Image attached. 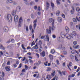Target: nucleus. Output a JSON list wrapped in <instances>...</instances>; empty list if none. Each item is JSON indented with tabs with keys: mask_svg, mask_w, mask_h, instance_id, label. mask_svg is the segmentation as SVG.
Here are the masks:
<instances>
[{
	"mask_svg": "<svg viewBox=\"0 0 80 80\" xmlns=\"http://www.w3.org/2000/svg\"><path fill=\"white\" fill-rule=\"evenodd\" d=\"M40 55L41 56H42V57H44L45 55V52L43 51L41 53Z\"/></svg>",
	"mask_w": 80,
	"mask_h": 80,
	"instance_id": "14",
	"label": "nucleus"
},
{
	"mask_svg": "<svg viewBox=\"0 0 80 80\" xmlns=\"http://www.w3.org/2000/svg\"><path fill=\"white\" fill-rule=\"evenodd\" d=\"M10 61H8L7 63V65H10Z\"/></svg>",
	"mask_w": 80,
	"mask_h": 80,
	"instance_id": "64",
	"label": "nucleus"
},
{
	"mask_svg": "<svg viewBox=\"0 0 80 80\" xmlns=\"http://www.w3.org/2000/svg\"><path fill=\"white\" fill-rule=\"evenodd\" d=\"M48 21L50 22V23H52V26H53V24H54V20H53V19H52V18H50L49 19Z\"/></svg>",
	"mask_w": 80,
	"mask_h": 80,
	"instance_id": "6",
	"label": "nucleus"
},
{
	"mask_svg": "<svg viewBox=\"0 0 80 80\" xmlns=\"http://www.w3.org/2000/svg\"><path fill=\"white\" fill-rule=\"evenodd\" d=\"M58 78L57 77H55L54 78H53V79L51 80H58Z\"/></svg>",
	"mask_w": 80,
	"mask_h": 80,
	"instance_id": "31",
	"label": "nucleus"
},
{
	"mask_svg": "<svg viewBox=\"0 0 80 80\" xmlns=\"http://www.w3.org/2000/svg\"><path fill=\"white\" fill-rule=\"evenodd\" d=\"M11 42L12 43H14V42H15V40H14V39H12L11 40Z\"/></svg>",
	"mask_w": 80,
	"mask_h": 80,
	"instance_id": "58",
	"label": "nucleus"
},
{
	"mask_svg": "<svg viewBox=\"0 0 80 80\" xmlns=\"http://www.w3.org/2000/svg\"><path fill=\"white\" fill-rule=\"evenodd\" d=\"M24 1L25 3L27 5H29V3L28 2V0H23Z\"/></svg>",
	"mask_w": 80,
	"mask_h": 80,
	"instance_id": "19",
	"label": "nucleus"
},
{
	"mask_svg": "<svg viewBox=\"0 0 80 80\" xmlns=\"http://www.w3.org/2000/svg\"><path fill=\"white\" fill-rule=\"evenodd\" d=\"M55 75V71H52V72L51 73L52 77H53Z\"/></svg>",
	"mask_w": 80,
	"mask_h": 80,
	"instance_id": "17",
	"label": "nucleus"
},
{
	"mask_svg": "<svg viewBox=\"0 0 80 80\" xmlns=\"http://www.w3.org/2000/svg\"><path fill=\"white\" fill-rule=\"evenodd\" d=\"M35 65H37V66H39L40 64L38 63H35Z\"/></svg>",
	"mask_w": 80,
	"mask_h": 80,
	"instance_id": "51",
	"label": "nucleus"
},
{
	"mask_svg": "<svg viewBox=\"0 0 80 80\" xmlns=\"http://www.w3.org/2000/svg\"><path fill=\"white\" fill-rule=\"evenodd\" d=\"M56 62L57 65H59L60 64V63H59V61L58 60H57Z\"/></svg>",
	"mask_w": 80,
	"mask_h": 80,
	"instance_id": "54",
	"label": "nucleus"
},
{
	"mask_svg": "<svg viewBox=\"0 0 80 80\" xmlns=\"http://www.w3.org/2000/svg\"><path fill=\"white\" fill-rule=\"evenodd\" d=\"M49 6V4L48 3V2H47V7H46V8H47V9H48Z\"/></svg>",
	"mask_w": 80,
	"mask_h": 80,
	"instance_id": "28",
	"label": "nucleus"
},
{
	"mask_svg": "<svg viewBox=\"0 0 80 80\" xmlns=\"http://www.w3.org/2000/svg\"><path fill=\"white\" fill-rule=\"evenodd\" d=\"M3 77H4L2 76H0V80H3Z\"/></svg>",
	"mask_w": 80,
	"mask_h": 80,
	"instance_id": "36",
	"label": "nucleus"
},
{
	"mask_svg": "<svg viewBox=\"0 0 80 80\" xmlns=\"http://www.w3.org/2000/svg\"><path fill=\"white\" fill-rule=\"evenodd\" d=\"M17 64H14L13 65V67H14V68H16V67H17Z\"/></svg>",
	"mask_w": 80,
	"mask_h": 80,
	"instance_id": "45",
	"label": "nucleus"
},
{
	"mask_svg": "<svg viewBox=\"0 0 80 80\" xmlns=\"http://www.w3.org/2000/svg\"><path fill=\"white\" fill-rule=\"evenodd\" d=\"M25 69H26V70H28V66H27V65H25Z\"/></svg>",
	"mask_w": 80,
	"mask_h": 80,
	"instance_id": "40",
	"label": "nucleus"
},
{
	"mask_svg": "<svg viewBox=\"0 0 80 80\" xmlns=\"http://www.w3.org/2000/svg\"><path fill=\"white\" fill-rule=\"evenodd\" d=\"M60 0H57V2L58 5H59L60 4Z\"/></svg>",
	"mask_w": 80,
	"mask_h": 80,
	"instance_id": "39",
	"label": "nucleus"
},
{
	"mask_svg": "<svg viewBox=\"0 0 80 80\" xmlns=\"http://www.w3.org/2000/svg\"><path fill=\"white\" fill-rule=\"evenodd\" d=\"M51 4L52 8H54V4H53L52 2H51Z\"/></svg>",
	"mask_w": 80,
	"mask_h": 80,
	"instance_id": "27",
	"label": "nucleus"
},
{
	"mask_svg": "<svg viewBox=\"0 0 80 80\" xmlns=\"http://www.w3.org/2000/svg\"><path fill=\"white\" fill-rule=\"evenodd\" d=\"M31 18H34V16L33 15V14H32L31 15Z\"/></svg>",
	"mask_w": 80,
	"mask_h": 80,
	"instance_id": "49",
	"label": "nucleus"
},
{
	"mask_svg": "<svg viewBox=\"0 0 80 80\" xmlns=\"http://www.w3.org/2000/svg\"><path fill=\"white\" fill-rule=\"evenodd\" d=\"M65 29L66 30V32H67V33H68V32H69V28H68L67 27H65Z\"/></svg>",
	"mask_w": 80,
	"mask_h": 80,
	"instance_id": "12",
	"label": "nucleus"
},
{
	"mask_svg": "<svg viewBox=\"0 0 80 80\" xmlns=\"http://www.w3.org/2000/svg\"><path fill=\"white\" fill-rule=\"evenodd\" d=\"M52 37L53 38H56V36L54 35H52Z\"/></svg>",
	"mask_w": 80,
	"mask_h": 80,
	"instance_id": "60",
	"label": "nucleus"
},
{
	"mask_svg": "<svg viewBox=\"0 0 80 80\" xmlns=\"http://www.w3.org/2000/svg\"><path fill=\"white\" fill-rule=\"evenodd\" d=\"M55 30V27L54 26H52V27L51 28V27H50L49 29H47L46 30V31L47 32V33H48V34L51 33V30Z\"/></svg>",
	"mask_w": 80,
	"mask_h": 80,
	"instance_id": "2",
	"label": "nucleus"
},
{
	"mask_svg": "<svg viewBox=\"0 0 80 80\" xmlns=\"http://www.w3.org/2000/svg\"><path fill=\"white\" fill-rule=\"evenodd\" d=\"M0 48L1 49H2V50H5V48L3 47V46H2V45H1Z\"/></svg>",
	"mask_w": 80,
	"mask_h": 80,
	"instance_id": "29",
	"label": "nucleus"
},
{
	"mask_svg": "<svg viewBox=\"0 0 80 80\" xmlns=\"http://www.w3.org/2000/svg\"><path fill=\"white\" fill-rule=\"evenodd\" d=\"M52 70V68L50 67H48L47 68V72H50Z\"/></svg>",
	"mask_w": 80,
	"mask_h": 80,
	"instance_id": "16",
	"label": "nucleus"
},
{
	"mask_svg": "<svg viewBox=\"0 0 80 80\" xmlns=\"http://www.w3.org/2000/svg\"><path fill=\"white\" fill-rule=\"evenodd\" d=\"M4 30L5 32H7L8 31V28L5 27L4 28Z\"/></svg>",
	"mask_w": 80,
	"mask_h": 80,
	"instance_id": "9",
	"label": "nucleus"
},
{
	"mask_svg": "<svg viewBox=\"0 0 80 80\" xmlns=\"http://www.w3.org/2000/svg\"><path fill=\"white\" fill-rule=\"evenodd\" d=\"M16 10H13L12 12V16H15V15H16Z\"/></svg>",
	"mask_w": 80,
	"mask_h": 80,
	"instance_id": "8",
	"label": "nucleus"
},
{
	"mask_svg": "<svg viewBox=\"0 0 80 80\" xmlns=\"http://www.w3.org/2000/svg\"><path fill=\"white\" fill-rule=\"evenodd\" d=\"M22 72H23V73H25V69H23L22 70Z\"/></svg>",
	"mask_w": 80,
	"mask_h": 80,
	"instance_id": "56",
	"label": "nucleus"
},
{
	"mask_svg": "<svg viewBox=\"0 0 80 80\" xmlns=\"http://www.w3.org/2000/svg\"><path fill=\"white\" fill-rule=\"evenodd\" d=\"M34 29H35V28L37 26V24H33Z\"/></svg>",
	"mask_w": 80,
	"mask_h": 80,
	"instance_id": "46",
	"label": "nucleus"
},
{
	"mask_svg": "<svg viewBox=\"0 0 80 80\" xmlns=\"http://www.w3.org/2000/svg\"><path fill=\"white\" fill-rule=\"evenodd\" d=\"M34 4H35V2H34L33 1H32L30 3V5H34Z\"/></svg>",
	"mask_w": 80,
	"mask_h": 80,
	"instance_id": "33",
	"label": "nucleus"
},
{
	"mask_svg": "<svg viewBox=\"0 0 80 80\" xmlns=\"http://www.w3.org/2000/svg\"><path fill=\"white\" fill-rule=\"evenodd\" d=\"M30 62V63H33V60H32V59H29L28 60Z\"/></svg>",
	"mask_w": 80,
	"mask_h": 80,
	"instance_id": "52",
	"label": "nucleus"
},
{
	"mask_svg": "<svg viewBox=\"0 0 80 80\" xmlns=\"http://www.w3.org/2000/svg\"><path fill=\"white\" fill-rule=\"evenodd\" d=\"M58 22H61L62 21V18L60 17H59L58 19Z\"/></svg>",
	"mask_w": 80,
	"mask_h": 80,
	"instance_id": "18",
	"label": "nucleus"
},
{
	"mask_svg": "<svg viewBox=\"0 0 80 80\" xmlns=\"http://www.w3.org/2000/svg\"><path fill=\"white\" fill-rule=\"evenodd\" d=\"M8 21V22H11L12 21V18L11 15L10 14H8L7 16Z\"/></svg>",
	"mask_w": 80,
	"mask_h": 80,
	"instance_id": "3",
	"label": "nucleus"
},
{
	"mask_svg": "<svg viewBox=\"0 0 80 80\" xmlns=\"http://www.w3.org/2000/svg\"><path fill=\"white\" fill-rule=\"evenodd\" d=\"M38 10L39 12L40 11V7L39 6L38 8Z\"/></svg>",
	"mask_w": 80,
	"mask_h": 80,
	"instance_id": "57",
	"label": "nucleus"
},
{
	"mask_svg": "<svg viewBox=\"0 0 80 80\" xmlns=\"http://www.w3.org/2000/svg\"><path fill=\"white\" fill-rule=\"evenodd\" d=\"M8 2H9V3H13V0H7Z\"/></svg>",
	"mask_w": 80,
	"mask_h": 80,
	"instance_id": "32",
	"label": "nucleus"
},
{
	"mask_svg": "<svg viewBox=\"0 0 80 80\" xmlns=\"http://www.w3.org/2000/svg\"><path fill=\"white\" fill-rule=\"evenodd\" d=\"M49 56L50 59H53V56H52V55L50 54Z\"/></svg>",
	"mask_w": 80,
	"mask_h": 80,
	"instance_id": "42",
	"label": "nucleus"
},
{
	"mask_svg": "<svg viewBox=\"0 0 80 80\" xmlns=\"http://www.w3.org/2000/svg\"><path fill=\"white\" fill-rule=\"evenodd\" d=\"M37 21V19L34 20L33 22V24H36Z\"/></svg>",
	"mask_w": 80,
	"mask_h": 80,
	"instance_id": "41",
	"label": "nucleus"
},
{
	"mask_svg": "<svg viewBox=\"0 0 80 80\" xmlns=\"http://www.w3.org/2000/svg\"><path fill=\"white\" fill-rule=\"evenodd\" d=\"M22 26V22H18V27H21Z\"/></svg>",
	"mask_w": 80,
	"mask_h": 80,
	"instance_id": "34",
	"label": "nucleus"
},
{
	"mask_svg": "<svg viewBox=\"0 0 80 80\" xmlns=\"http://www.w3.org/2000/svg\"><path fill=\"white\" fill-rule=\"evenodd\" d=\"M22 49H23V50H26V48H25V47H24V46H23V44H22Z\"/></svg>",
	"mask_w": 80,
	"mask_h": 80,
	"instance_id": "43",
	"label": "nucleus"
},
{
	"mask_svg": "<svg viewBox=\"0 0 80 80\" xmlns=\"http://www.w3.org/2000/svg\"><path fill=\"white\" fill-rule=\"evenodd\" d=\"M69 35L72 37V35H74V37H77V32L75 31H72V32L70 33Z\"/></svg>",
	"mask_w": 80,
	"mask_h": 80,
	"instance_id": "4",
	"label": "nucleus"
},
{
	"mask_svg": "<svg viewBox=\"0 0 80 80\" xmlns=\"http://www.w3.org/2000/svg\"><path fill=\"white\" fill-rule=\"evenodd\" d=\"M71 53L74 54L75 53V50H73L71 51Z\"/></svg>",
	"mask_w": 80,
	"mask_h": 80,
	"instance_id": "35",
	"label": "nucleus"
},
{
	"mask_svg": "<svg viewBox=\"0 0 80 80\" xmlns=\"http://www.w3.org/2000/svg\"><path fill=\"white\" fill-rule=\"evenodd\" d=\"M69 57L70 59H71V60H73L74 59V56H73V55H70L69 56Z\"/></svg>",
	"mask_w": 80,
	"mask_h": 80,
	"instance_id": "11",
	"label": "nucleus"
},
{
	"mask_svg": "<svg viewBox=\"0 0 80 80\" xmlns=\"http://www.w3.org/2000/svg\"><path fill=\"white\" fill-rule=\"evenodd\" d=\"M62 17H63V18H65V15L64 14H62Z\"/></svg>",
	"mask_w": 80,
	"mask_h": 80,
	"instance_id": "63",
	"label": "nucleus"
},
{
	"mask_svg": "<svg viewBox=\"0 0 80 80\" xmlns=\"http://www.w3.org/2000/svg\"><path fill=\"white\" fill-rule=\"evenodd\" d=\"M62 73L64 75H65L67 73V72L66 71H62Z\"/></svg>",
	"mask_w": 80,
	"mask_h": 80,
	"instance_id": "26",
	"label": "nucleus"
},
{
	"mask_svg": "<svg viewBox=\"0 0 80 80\" xmlns=\"http://www.w3.org/2000/svg\"><path fill=\"white\" fill-rule=\"evenodd\" d=\"M14 20L15 22L16 23L18 22V16L17 15H16L14 16Z\"/></svg>",
	"mask_w": 80,
	"mask_h": 80,
	"instance_id": "5",
	"label": "nucleus"
},
{
	"mask_svg": "<svg viewBox=\"0 0 80 80\" xmlns=\"http://www.w3.org/2000/svg\"><path fill=\"white\" fill-rule=\"evenodd\" d=\"M32 24H30L29 26V29L30 30H32Z\"/></svg>",
	"mask_w": 80,
	"mask_h": 80,
	"instance_id": "50",
	"label": "nucleus"
},
{
	"mask_svg": "<svg viewBox=\"0 0 80 80\" xmlns=\"http://www.w3.org/2000/svg\"><path fill=\"white\" fill-rule=\"evenodd\" d=\"M35 43L34 42H32L31 44V47H32L33 45H35Z\"/></svg>",
	"mask_w": 80,
	"mask_h": 80,
	"instance_id": "59",
	"label": "nucleus"
},
{
	"mask_svg": "<svg viewBox=\"0 0 80 80\" xmlns=\"http://www.w3.org/2000/svg\"><path fill=\"white\" fill-rule=\"evenodd\" d=\"M73 48H74V49L80 48V46H79V45H77L75 46H73Z\"/></svg>",
	"mask_w": 80,
	"mask_h": 80,
	"instance_id": "13",
	"label": "nucleus"
},
{
	"mask_svg": "<svg viewBox=\"0 0 80 80\" xmlns=\"http://www.w3.org/2000/svg\"><path fill=\"white\" fill-rule=\"evenodd\" d=\"M34 49H38V46H37V44H36L35 46L33 47Z\"/></svg>",
	"mask_w": 80,
	"mask_h": 80,
	"instance_id": "23",
	"label": "nucleus"
},
{
	"mask_svg": "<svg viewBox=\"0 0 80 80\" xmlns=\"http://www.w3.org/2000/svg\"><path fill=\"white\" fill-rule=\"evenodd\" d=\"M77 12H79L80 11V8H76Z\"/></svg>",
	"mask_w": 80,
	"mask_h": 80,
	"instance_id": "44",
	"label": "nucleus"
},
{
	"mask_svg": "<svg viewBox=\"0 0 80 80\" xmlns=\"http://www.w3.org/2000/svg\"><path fill=\"white\" fill-rule=\"evenodd\" d=\"M70 25H71L72 26H73V22H71L70 23Z\"/></svg>",
	"mask_w": 80,
	"mask_h": 80,
	"instance_id": "61",
	"label": "nucleus"
},
{
	"mask_svg": "<svg viewBox=\"0 0 80 80\" xmlns=\"http://www.w3.org/2000/svg\"><path fill=\"white\" fill-rule=\"evenodd\" d=\"M23 22V18H22V17H20L19 22L22 23Z\"/></svg>",
	"mask_w": 80,
	"mask_h": 80,
	"instance_id": "15",
	"label": "nucleus"
},
{
	"mask_svg": "<svg viewBox=\"0 0 80 80\" xmlns=\"http://www.w3.org/2000/svg\"><path fill=\"white\" fill-rule=\"evenodd\" d=\"M16 63L17 65L19 64V60H18L17 59L16 60Z\"/></svg>",
	"mask_w": 80,
	"mask_h": 80,
	"instance_id": "22",
	"label": "nucleus"
},
{
	"mask_svg": "<svg viewBox=\"0 0 80 80\" xmlns=\"http://www.w3.org/2000/svg\"><path fill=\"white\" fill-rule=\"evenodd\" d=\"M36 56H37L38 57V58H39V57H40V55H39V54L37 53H36Z\"/></svg>",
	"mask_w": 80,
	"mask_h": 80,
	"instance_id": "55",
	"label": "nucleus"
},
{
	"mask_svg": "<svg viewBox=\"0 0 80 80\" xmlns=\"http://www.w3.org/2000/svg\"><path fill=\"white\" fill-rule=\"evenodd\" d=\"M16 10L17 12H19L21 10V7L19 6L17 7L16 8Z\"/></svg>",
	"mask_w": 80,
	"mask_h": 80,
	"instance_id": "7",
	"label": "nucleus"
},
{
	"mask_svg": "<svg viewBox=\"0 0 80 80\" xmlns=\"http://www.w3.org/2000/svg\"><path fill=\"white\" fill-rule=\"evenodd\" d=\"M60 14V11H58L56 12V15H59Z\"/></svg>",
	"mask_w": 80,
	"mask_h": 80,
	"instance_id": "38",
	"label": "nucleus"
},
{
	"mask_svg": "<svg viewBox=\"0 0 80 80\" xmlns=\"http://www.w3.org/2000/svg\"><path fill=\"white\" fill-rule=\"evenodd\" d=\"M73 44L74 45H77V42L76 41H74L73 42Z\"/></svg>",
	"mask_w": 80,
	"mask_h": 80,
	"instance_id": "37",
	"label": "nucleus"
},
{
	"mask_svg": "<svg viewBox=\"0 0 80 80\" xmlns=\"http://www.w3.org/2000/svg\"><path fill=\"white\" fill-rule=\"evenodd\" d=\"M26 30L27 32H28V26H26Z\"/></svg>",
	"mask_w": 80,
	"mask_h": 80,
	"instance_id": "48",
	"label": "nucleus"
},
{
	"mask_svg": "<svg viewBox=\"0 0 80 80\" xmlns=\"http://www.w3.org/2000/svg\"><path fill=\"white\" fill-rule=\"evenodd\" d=\"M5 69H6V71L8 72H9L10 70V68L9 66H7L5 68Z\"/></svg>",
	"mask_w": 80,
	"mask_h": 80,
	"instance_id": "10",
	"label": "nucleus"
},
{
	"mask_svg": "<svg viewBox=\"0 0 80 80\" xmlns=\"http://www.w3.org/2000/svg\"><path fill=\"white\" fill-rule=\"evenodd\" d=\"M74 13V9L72 8V10H71V14H73Z\"/></svg>",
	"mask_w": 80,
	"mask_h": 80,
	"instance_id": "21",
	"label": "nucleus"
},
{
	"mask_svg": "<svg viewBox=\"0 0 80 80\" xmlns=\"http://www.w3.org/2000/svg\"><path fill=\"white\" fill-rule=\"evenodd\" d=\"M51 53H52V54H53V53H55V50H54V49L51 50Z\"/></svg>",
	"mask_w": 80,
	"mask_h": 80,
	"instance_id": "24",
	"label": "nucleus"
},
{
	"mask_svg": "<svg viewBox=\"0 0 80 80\" xmlns=\"http://www.w3.org/2000/svg\"><path fill=\"white\" fill-rule=\"evenodd\" d=\"M13 5H17V2H13Z\"/></svg>",
	"mask_w": 80,
	"mask_h": 80,
	"instance_id": "53",
	"label": "nucleus"
},
{
	"mask_svg": "<svg viewBox=\"0 0 80 80\" xmlns=\"http://www.w3.org/2000/svg\"><path fill=\"white\" fill-rule=\"evenodd\" d=\"M77 20H78L77 19H76V18H73V21L74 22H77Z\"/></svg>",
	"mask_w": 80,
	"mask_h": 80,
	"instance_id": "25",
	"label": "nucleus"
},
{
	"mask_svg": "<svg viewBox=\"0 0 80 80\" xmlns=\"http://www.w3.org/2000/svg\"><path fill=\"white\" fill-rule=\"evenodd\" d=\"M75 58L76 61L77 62H78V59L77 58V56H75Z\"/></svg>",
	"mask_w": 80,
	"mask_h": 80,
	"instance_id": "30",
	"label": "nucleus"
},
{
	"mask_svg": "<svg viewBox=\"0 0 80 80\" xmlns=\"http://www.w3.org/2000/svg\"><path fill=\"white\" fill-rule=\"evenodd\" d=\"M63 53L64 55H67V51H64V52H63Z\"/></svg>",
	"mask_w": 80,
	"mask_h": 80,
	"instance_id": "62",
	"label": "nucleus"
},
{
	"mask_svg": "<svg viewBox=\"0 0 80 80\" xmlns=\"http://www.w3.org/2000/svg\"><path fill=\"white\" fill-rule=\"evenodd\" d=\"M46 39L47 41H48V42H49V36L48 34L46 35Z\"/></svg>",
	"mask_w": 80,
	"mask_h": 80,
	"instance_id": "20",
	"label": "nucleus"
},
{
	"mask_svg": "<svg viewBox=\"0 0 80 80\" xmlns=\"http://www.w3.org/2000/svg\"><path fill=\"white\" fill-rule=\"evenodd\" d=\"M45 37V35L44 36H42L41 38V39H43V38H44Z\"/></svg>",
	"mask_w": 80,
	"mask_h": 80,
	"instance_id": "47",
	"label": "nucleus"
},
{
	"mask_svg": "<svg viewBox=\"0 0 80 80\" xmlns=\"http://www.w3.org/2000/svg\"><path fill=\"white\" fill-rule=\"evenodd\" d=\"M61 37H59L58 38V40L59 42L63 41L65 38H67L68 40H70V39L73 38V37L71 36L70 34L68 33H67L65 32H61Z\"/></svg>",
	"mask_w": 80,
	"mask_h": 80,
	"instance_id": "1",
	"label": "nucleus"
}]
</instances>
